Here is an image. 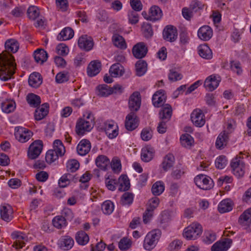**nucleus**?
<instances>
[{"mask_svg":"<svg viewBox=\"0 0 251 251\" xmlns=\"http://www.w3.org/2000/svg\"><path fill=\"white\" fill-rule=\"evenodd\" d=\"M73 179V176L70 174L63 175L58 180V184L60 187L64 188L69 185Z\"/></svg>","mask_w":251,"mask_h":251,"instance_id":"09e8293b","label":"nucleus"},{"mask_svg":"<svg viewBox=\"0 0 251 251\" xmlns=\"http://www.w3.org/2000/svg\"><path fill=\"white\" fill-rule=\"evenodd\" d=\"M59 156H60L59 154L50 150L46 153V160L47 163L51 164L57 160Z\"/></svg>","mask_w":251,"mask_h":251,"instance_id":"0e129e2a","label":"nucleus"},{"mask_svg":"<svg viewBox=\"0 0 251 251\" xmlns=\"http://www.w3.org/2000/svg\"><path fill=\"white\" fill-rule=\"evenodd\" d=\"M161 236V232L158 229L152 230L146 235L144 242V249L148 251L152 250L157 244Z\"/></svg>","mask_w":251,"mask_h":251,"instance_id":"20e7f679","label":"nucleus"},{"mask_svg":"<svg viewBox=\"0 0 251 251\" xmlns=\"http://www.w3.org/2000/svg\"><path fill=\"white\" fill-rule=\"evenodd\" d=\"M180 141L182 146L190 148L194 143V138L189 134L185 133L180 137Z\"/></svg>","mask_w":251,"mask_h":251,"instance_id":"a19ab883","label":"nucleus"},{"mask_svg":"<svg viewBox=\"0 0 251 251\" xmlns=\"http://www.w3.org/2000/svg\"><path fill=\"white\" fill-rule=\"evenodd\" d=\"M77 43L78 47L86 51L92 50L94 46L92 38L86 35L80 36L78 39Z\"/></svg>","mask_w":251,"mask_h":251,"instance_id":"4468645a","label":"nucleus"},{"mask_svg":"<svg viewBox=\"0 0 251 251\" xmlns=\"http://www.w3.org/2000/svg\"><path fill=\"white\" fill-rule=\"evenodd\" d=\"M239 224L245 229H248L251 225V208L245 210L240 216Z\"/></svg>","mask_w":251,"mask_h":251,"instance_id":"aec40b11","label":"nucleus"},{"mask_svg":"<svg viewBox=\"0 0 251 251\" xmlns=\"http://www.w3.org/2000/svg\"><path fill=\"white\" fill-rule=\"evenodd\" d=\"M172 109L169 104L163 105L159 113V117L162 120L168 121L171 117Z\"/></svg>","mask_w":251,"mask_h":251,"instance_id":"c9c22d12","label":"nucleus"},{"mask_svg":"<svg viewBox=\"0 0 251 251\" xmlns=\"http://www.w3.org/2000/svg\"><path fill=\"white\" fill-rule=\"evenodd\" d=\"M119 188L120 191H125L127 190L130 187L129 180L126 175H122L119 178L118 180Z\"/></svg>","mask_w":251,"mask_h":251,"instance_id":"e433bc0d","label":"nucleus"},{"mask_svg":"<svg viewBox=\"0 0 251 251\" xmlns=\"http://www.w3.org/2000/svg\"><path fill=\"white\" fill-rule=\"evenodd\" d=\"M136 75L141 76L144 75L147 71V64L142 60H138L135 64Z\"/></svg>","mask_w":251,"mask_h":251,"instance_id":"ea45409f","label":"nucleus"},{"mask_svg":"<svg viewBox=\"0 0 251 251\" xmlns=\"http://www.w3.org/2000/svg\"><path fill=\"white\" fill-rule=\"evenodd\" d=\"M196 185L200 189L207 190L213 186V181L208 176L205 175H198L194 178Z\"/></svg>","mask_w":251,"mask_h":251,"instance_id":"39448f33","label":"nucleus"},{"mask_svg":"<svg viewBox=\"0 0 251 251\" xmlns=\"http://www.w3.org/2000/svg\"><path fill=\"white\" fill-rule=\"evenodd\" d=\"M132 245L131 240L126 237H124L120 240L118 246L121 251H126L129 249Z\"/></svg>","mask_w":251,"mask_h":251,"instance_id":"6e6d98bb","label":"nucleus"},{"mask_svg":"<svg viewBox=\"0 0 251 251\" xmlns=\"http://www.w3.org/2000/svg\"><path fill=\"white\" fill-rule=\"evenodd\" d=\"M202 233V227L201 225L195 222L183 229L182 236L186 240H195L201 236Z\"/></svg>","mask_w":251,"mask_h":251,"instance_id":"7ed1b4c3","label":"nucleus"},{"mask_svg":"<svg viewBox=\"0 0 251 251\" xmlns=\"http://www.w3.org/2000/svg\"><path fill=\"white\" fill-rule=\"evenodd\" d=\"M182 244V241L179 239H175L169 244L168 249L170 251H177L181 248Z\"/></svg>","mask_w":251,"mask_h":251,"instance_id":"13d9d810","label":"nucleus"},{"mask_svg":"<svg viewBox=\"0 0 251 251\" xmlns=\"http://www.w3.org/2000/svg\"><path fill=\"white\" fill-rule=\"evenodd\" d=\"M105 184L106 188L111 191H114L116 189L117 181L112 176H108L105 178Z\"/></svg>","mask_w":251,"mask_h":251,"instance_id":"e2e57ef3","label":"nucleus"},{"mask_svg":"<svg viewBox=\"0 0 251 251\" xmlns=\"http://www.w3.org/2000/svg\"><path fill=\"white\" fill-rule=\"evenodd\" d=\"M101 70V63L98 60L92 61L89 64L87 73L89 76H94L98 75Z\"/></svg>","mask_w":251,"mask_h":251,"instance_id":"393cba45","label":"nucleus"},{"mask_svg":"<svg viewBox=\"0 0 251 251\" xmlns=\"http://www.w3.org/2000/svg\"><path fill=\"white\" fill-rule=\"evenodd\" d=\"M162 16V12L161 9L158 6L153 5L150 8L147 20L154 22L159 20Z\"/></svg>","mask_w":251,"mask_h":251,"instance_id":"bb28decb","label":"nucleus"},{"mask_svg":"<svg viewBox=\"0 0 251 251\" xmlns=\"http://www.w3.org/2000/svg\"><path fill=\"white\" fill-rule=\"evenodd\" d=\"M48 57V53L44 50L37 49L34 51V58L37 63L43 64L47 61Z\"/></svg>","mask_w":251,"mask_h":251,"instance_id":"f704fd0d","label":"nucleus"},{"mask_svg":"<svg viewBox=\"0 0 251 251\" xmlns=\"http://www.w3.org/2000/svg\"><path fill=\"white\" fill-rule=\"evenodd\" d=\"M11 235L14 240V245L16 249L22 248L28 241L27 236L21 231H14Z\"/></svg>","mask_w":251,"mask_h":251,"instance_id":"ddd939ff","label":"nucleus"},{"mask_svg":"<svg viewBox=\"0 0 251 251\" xmlns=\"http://www.w3.org/2000/svg\"><path fill=\"white\" fill-rule=\"evenodd\" d=\"M104 131L108 138L113 139L117 137L119 132L118 124L114 121H107L104 124Z\"/></svg>","mask_w":251,"mask_h":251,"instance_id":"9b49d317","label":"nucleus"},{"mask_svg":"<svg viewBox=\"0 0 251 251\" xmlns=\"http://www.w3.org/2000/svg\"><path fill=\"white\" fill-rule=\"evenodd\" d=\"M221 81V78L219 75H210L205 78L203 82V87L207 91H213L218 88Z\"/></svg>","mask_w":251,"mask_h":251,"instance_id":"0eeeda50","label":"nucleus"},{"mask_svg":"<svg viewBox=\"0 0 251 251\" xmlns=\"http://www.w3.org/2000/svg\"><path fill=\"white\" fill-rule=\"evenodd\" d=\"M134 199L133 194L126 192L121 197V202L124 205H129L132 203Z\"/></svg>","mask_w":251,"mask_h":251,"instance_id":"680f3d73","label":"nucleus"},{"mask_svg":"<svg viewBox=\"0 0 251 251\" xmlns=\"http://www.w3.org/2000/svg\"><path fill=\"white\" fill-rule=\"evenodd\" d=\"M49 105L45 103L37 108L35 112L34 117L35 120L39 121L44 118L48 114Z\"/></svg>","mask_w":251,"mask_h":251,"instance_id":"cd10ccee","label":"nucleus"},{"mask_svg":"<svg viewBox=\"0 0 251 251\" xmlns=\"http://www.w3.org/2000/svg\"><path fill=\"white\" fill-rule=\"evenodd\" d=\"M147 50L144 43H139L133 47L132 53L136 58H142L146 55Z\"/></svg>","mask_w":251,"mask_h":251,"instance_id":"b1692460","label":"nucleus"},{"mask_svg":"<svg viewBox=\"0 0 251 251\" xmlns=\"http://www.w3.org/2000/svg\"><path fill=\"white\" fill-rule=\"evenodd\" d=\"M75 240L79 245L84 246L88 243L89 237L88 234L85 232L79 231L76 234Z\"/></svg>","mask_w":251,"mask_h":251,"instance_id":"37998d69","label":"nucleus"},{"mask_svg":"<svg viewBox=\"0 0 251 251\" xmlns=\"http://www.w3.org/2000/svg\"><path fill=\"white\" fill-rule=\"evenodd\" d=\"M16 63L10 54H0V79L7 81L14 73Z\"/></svg>","mask_w":251,"mask_h":251,"instance_id":"f257e3e1","label":"nucleus"},{"mask_svg":"<svg viewBox=\"0 0 251 251\" xmlns=\"http://www.w3.org/2000/svg\"><path fill=\"white\" fill-rule=\"evenodd\" d=\"M42 83V78L38 73L34 72L30 74L28 78L29 85L33 88L39 87Z\"/></svg>","mask_w":251,"mask_h":251,"instance_id":"2f4dec72","label":"nucleus"},{"mask_svg":"<svg viewBox=\"0 0 251 251\" xmlns=\"http://www.w3.org/2000/svg\"><path fill=\"white\" fill-rule=\"evenodd\" d=\"M182 75L176 69H172L168 74V78L171 81L175 82L181 80Z\"/></svg>","mask_w":251,"mask_h":251,"instance_id":"8fccbe9b","label":"nucleus"},{"mask_svg":"<svg viewBox=\"0 0 251 251\" xmlns=\"http://www.w3.org/2000/svg\"><path fill=\"white\" fill-rule=\"evenodd\" d=\"M109 73L115 78L120 77L124 74L125 69L120 63H114L110 67Z\"/></svg>","mask_w":251,"mask_h":251,"instance_id":"a878e982","label":"nucleus"},{"mask_svg":"<svg viewBox=\"0 0 251 251\" xmlns=\"http://www.w3.org/2000/svg\"><path fill=\"white\" fill-rule=\"evenodd\" d=\"M128 22L131 24H136L139 21V15L137 12L131 10L128 12Z\"/></svg>","mask_w":251,"mask_h":251,"instance_id":"774afa93","label":"nucleus"},{"mask_svg":"<svg viewBox=\"0 0 251 251\" xmlns=\"http://www.w3.org/2000/svg\"><path fill=\"white\" fill-rule=\"evenodd\" d=\"M198 52L199 55L204 59H210L212 58V52L210 48L205 44L200 45L198 47Z\"/></svg>","mask_w":251,"mask_h":251,"instance_id":"c85d7f7f","label":"nucleus"},{"mask_svg":"<svg viewBox=\"0 0 251 251\" xmlns=\"http://www.w3.org/2000/svg\"><path fill=\"white\" fill-rule=\"evenodd\" d=\"M139 122L137 115L135 113L131 112L128 114L126 117L125 127L128 131H132L138 127Z\"/></svg>","mask_w":251,"mask_h":251,"instance_id":"f3484780","label":"nucleus"},{"mask_svg":"<svg viewBox=\"0 0 251 251\" xmlns=\"http://www.w3.org/2000/svg\"><path fill=\"white\" fill-rule=\"evenodd\" d=\"M52 224L57 228H62L67 225L66 219L61 216H57L53 219Z\"/></svg>","mask_w":251,"mask_h":251,"instance_id":"de8ad7c7","label":"nucleus"},{"mask_svg":"<svg viewBox=\"0 0 251 251\" xmlns=\"http://www.w3.org/2000/svg\"><path fill=\"white\" fill-rule=\"evenodd\" d=\"M233 207V203L230 199H226L222 200L218 205V210L221 213H225L231 211Z\"/></svg>","mask_w":251,"mask_h":251,"instance_id":"5701e85b","label":"nucleus"},{"mask_svg":"<svg viewBox=\"0 0 251 251\" xmlns=\"http://www.w3.org/2000/svg\"><path fill=\"white\" fill-rule=\"evenodd\" d=\"M79 167V163L74 159L69 160L66 163V168L68 171L70 172H75L77 171Z\"/></svg>","mask_w":251,"mask_h":251,"instance_id":"864d4df0","label":"nucleus"},{"mask_svg":"<svg viewBox=\"0 0 251 251\" xmlns=\"http://www.w3.org/2000/svg\"><path fill=\"white\" fill-rule=\"evenodd\" d=\"M111 166L115 173H119L121 171L122 165L121 161L117 158H114L112 159L111 162Z\"/></svg>","mask_w":251,"mask_h":251,"instance_id":"338daca9","label":"nucleus"},{"mask_svg":"<svg viewBox=\"0 0 251 251\" xmlns=\"http://www.w3.org/2000/svg\"><path fill=\"white\" fill-rule=\"evenodd\" d=\"M154 149L150 145L143 147L141 151V158L145 162H149L154 157Z\"/></svg>","mask_w":251,"mask_h":251,"instance_id":"6ab92c4d","label":"nucleus"},{"mask_svg":"<svg viewBox=\"0 0 251 251\" xmlns=\"http://www.w3.org/2000/svg\"><path fill=\"white\" fill-rule=\"evenodd\" d=\"M93 126V118L90 113L87 112L77 121L75 131L78 135H83L85 133L90 132Z\"/></svg>","mask_w":251,"mask_h":251,"instance_id":"f03ea898","label":"nucleus"},{"mask_svg":"<svg viewBox=\"0 0 251 251\" xmlns=\"http://www.w3.org/2000/svg\"><path fill=\"white\" fill-rule=\"evenodd\" d=\"M27 101L29 104L33 107H36L41 103L40 98L33 94H29L27 95Z\"/></svg>","mask_w":251,"mask_h":251,"instance_id":"5fc2aeb1","label":"nucleus"},{"mask_svg":"<svg viewBox=\"0 0 251 251\" xmlns=\"http://www.w3.org/2000/svg\"><path fill=\"white\" fill-rule=\"evenodd\" d=\"M0 103L2 112L10 113L14 111L16 108V103L14 100L8 98L7 94L4 93L0 97Z\"/></svg>","mask_w":251,"mask_h":251,"instance_id":"1a4fd4ad","label":"nucleus"},{"mask_svg":"<svg viewBox=\"0 0 251 251\" xmlns=\"http://www.w3.org/2000/svg\"><path fill=\"white\" fill-rule=\"evenodd\" d=\"M114 207V203L111 201L107 200L103 202L101 209L104 214L110 215L113 212Z\"/></svg>","mask_w":251,"mask_h":251,"instance_id":"49530a36","label":"nucleus"},{"mask_svg":"<svg viewBox=\"0 0 251 251\" xmlns=\"http://www.w3.org/2000/svg\"><path fill=\"white\" fill-rule=\"evenodd\" d=\"M216 239V235L215 232L212 231H206L205 232L203 237V242L210 244Z\"/></svg>","mask_w":251,"mask_h":251,"instance_id":"052dcab7","label":"nucleus"},{"mask_svg":"<svg viewBox=\"0 0 251 251\" xmlns=\"http://www.w3.org/2000/svg\"><path fill=\"white\" fill-rule=\"evenodd\" d=\"M140 135L142 140L148 141L152 138L153 131L150 127H146L142 130Z\"/></svg>","mask_w":251,"mask_h":251,"instance_id":"4d7b16f0","label":"nucleus"},{"mask_svg":"<svg viewBox=\"0 0 251 251\" xmlns=\"http://www.w3.org/2000/svg\"><path fill=\"white\" fill-rule=\"evenodd\" d=\"M95 163L99 168L102 170L105 171L109 167L110 160L107 156L103 155H100L96 158Z\"/></svg>","mask_w":251,"mask_h":251,"instance_id":"7c9ffc66","label":"nucleus"},{"mask_svg":"<svg viewBox=\"0 0 251 251\" xmlns=\"http://www.w3.org/2000/svg\"><path fill=\"white\" fill-rule=\"evenodd\" d=\"M57 54L62 56H66L68 54L70 50L69 47L64 43H60L56 47Z\"/></svg>","mask_w":251,"mask_h":251,"instance_id":"bf43d9fd","label":"nucleus"},{"mask_svg":"<svg viewBox=\"0 0 251 251\" xmlns=\"http://www.w3.org/2000/svg\"><path fill=\"white\" fill-rule=\"evenodd\" d=\"M190 119L193 125L197 127H202L205 123V115L200 109L196 108L192 112Z\"/></svg>","mask_w":251,"mask_h":251,"instance_id":"9d476101","label":"nucleus"},{"mask_svg":"<svg viewBox=\"0 0 251 251\" xmlns=\"http://www.w3.org/2000/svg\"><path fill=\"white\" fill-rule=\"evenodd\" d=\"M165 190V184L161 180L155 182L152 186L151 192L154 196H158L162 194Z\"/></svg>","mask_w":251,"mask_h":251,"instance_id":"4c0bfd02","label":"nucleus"},{"mask_svg":"<svg viewBox=\"0 0 251 251\" xmlns=\"http://www.w3.org/2000/svg\"><path fill=\"white\" fill-rule=\"evenodd\" d=\"M0 215L4 221H10L13 218V209L11 206L6 203L2 204L0 206Z\"/></svg>","mask_w":251,"mask_h":251,"instance_id":"a211bd4d","label":"nucleus"},{"mask_svg":"<svg viewBox=\"0 0 251 251\" xmlns=\"http://www.w3.org/2000/svg\"><path fill=\"white\" fill-rule=\"evenodd\" d=\"M51 150L59 154L60 156L64 155L66 151L65 148L62 142L59 139L54 141L53 143V149Z\"/></svg>","mask_w":251,"mask_h":251,"instance_id":"79ce46f5","label":"nucleus"},{"mask_svg":"<svg viewBox=\"0 0 251 251\" xmlns=\"http://www.w3.org/2000/svg\"><path fill=\"white\" fill-rule=\"evenodd\" d=\"M227 159L224 155H220L218 156L215 161L216 167L218 169H223L226 167L227 164Z\"/></svg>","mask_w":251,"mask_h":251,"instance_id":"3c124183","label":"nucleus"},{"mask_svg":"<svg viewBox=\"0 0 251 251\" xmlns=\"http://www.w3.org/2000/svg\"><path fill=\"white\" fill-rule=\"evenodd\" d=\"M14 130L16 139L21 143L26 142L33 135L30 130L22 126H16L15 127Z\"/></svg>","mask_w":251,"mask_h":251,"instance_id":"6e6552de","label":"nucleus"},{"mask_svg":"<svg viewBox=\"0 0 251 251\" xmlns=\"http://www.w3.org/2000/svg\"><path fill=\"white\" fill-rule=\"evenodd\" d=\"M141 97L139 92H134L129 97L128 106L131 111H137L141 106Z\"/></svg>","mask_w":251,"mask_h":251,"instance_id":"dca6fc26","label":"nucleus"},{"mask_svg":"<svg viewBox=\"0 0 251 251\" xmlns=\"http://www.w3.org/2000/svg\"><path fill=\"white\" fill-rule=\"evenodd\" d=\"M174 162V156L172 154L169 153L164 157L161 167L164 171H168L173 166Z\"/></svg>","mask_w":251,"mask_h":251,"instance_id":"72a5a7b5","label":"nucleus"},{"mask_svg":"<svg viewBox=\"0 0 251 251\" xmlns=\"http://www.w3.org/2000/svg\"><path fill=\"white\" fill-rule=\"evenodd\" d=\"M5 48L8 52L15 53L19 50V45L16 40L10 39L5 42Z\"/></svg>","mask_w":251,"mask_h":251,"instance_id":"58836bf2","label":"nucleus"},{"mask_svg":"<svg viewBox=\"0 0 251 251\" xmlns=\"http://www.w3.org/2000/svg\"><path fill=\"white\" fill-rule=\"evenodd\" d=\"M27 15L31 20H36L40 16L39 9L35 6H30L27 10Z\"/></svg>","mask_w":251,"mask_h":251,"instance_id":"a18cd8bd","label":"nucleus"},{"mask_svg":"<svg viewBox=\"0 0 251 251\" xmlns=\"http://www.w3.org/2000/svg\"><path fill=\"white\" fill-rule=\"evenodd\" d=\"M97 93L98 95L101 97H107L111 94L110 88L105 84L98 86L97 88Z\"/></svg>","mask_w":251,"mask_h":251,"instance_id":"603ef678","label":"nucleus"},{"mask_svg":"<svg viewBox=\"0 0 251 251\" xmlns=\"http://www.w3.org/2000/svg\"><path fill=\"white\" fill-rule=\"evenodd\" d=\"M228 135L226 134V131H223L217 137L216 141V147L219 150L224 149L227 145L228 140Z\"/></svg>","mask_w":251,"mask_h":251,"instance_id":"473e14b6","label":"nucleus"},{"mask_svg":"<svg viewBox=\"0 0 251 251\" xmlns=\"http://www.w3.org/2000/svg\"><path fill=\"white\" fill-rule=\"evenodd\" d=\"M232 240L224 238L215 242L211 246V251H227L232 245Z\"/></svg>","mask_w":251,"mask_h":251,"instance_id":"2eb2a0df","label":"nucleus"},{"mask_svg":"<svg viewBox=\"0 0 251 251\" xmlns=\"http://www.w3.org/2000/svg\"><path fill=\"white\" fill-rule=\"evenodd\" d=\"M112 41L114 45L117 47L121 49L126 48V44L124 38L117 33L113 35Z\"/></svg>","mask_w":251,"mask_h":251,"instance_id":"c03bdc74","label":"nucleus"},{"mask_svg":"<svg viewBox=\"0 0 251 251\" xmlns=\"http://www.w3.org/2000/svg\"><path fill=\"white\" fill-rule=\"evenodd\" d=\"M58 246L64 250H69L74 246V241L71 237L66 236L62 237L58 241Z\"/></svg>","mask_w":251,"mask_h":251,"instance_id":"c756f323","label":"nucleus"},{"mask_svg":"<svg viewBox=\"0 0 251 251\" xmlns=\"http://www.w3.org/2000/svg\"><path fill=\"white\" fill-rule=\"evenodd\" d=\"M160 203L159 199L157 197H153L150 199L147 204V208L152 210L154 211V210L158 207Z\"/></svg>","mask_w":251,"mask_h":251,"instance_id":"69168bd1","label":"nucleus"},{"mask_svg":"<svg viewBox=\"0 0 251 251\" xmlns=\"http://www.w3.org/2000/svg\"><path fill=\"white\" fill-rule=\"evenodd\" d=\"M43 149V143L41 140H36L29 146L27 151V156L31 159L37 158Z\"/></svg>","mask_w":251,"mask_h":251,"instance_id":"f8f14e48","label":"nucleus"},{"mask_svg":"<svg viewBox=\"0 0 251 251\" xmlns=\"http://www.w3.org/2000/svg\"><path fill=\"white\" fill-rule=\"evenodd\" d=\"M166 96L164 91L159 90L156 91L152 96V104L155 107H159L161 106L165 102Z\"/></svg>","mask_w":251,"mask_h":251,"instance_id":"412c9836","label":"nucleus"},{"mask_svg":"<svg viewBox=\"0 0 251 251\" xmlns=\"http://www.w3.org/2000/svg\"><path fill=\"white\" fill-rule=\"evenodd\" d=\"M91 148V145L90 141L86 139H82L77 145L76 150L79 155L84 156L90 151Z\"/></svg>","mask_w":251,"mask_h":251,"instance_id":"4be33fe9","label":"nucleus"},{"mask_svg":"<svg viewBox=\"0 0 251 251\" xmlns=\"http://www.w3.org/2000/svg\"><path fill=\"white\" fill-rule=\"evenodd\" d=\"M232 173L237 177L244 176L245 171V164L243 160L237 157L233 159L230 163Z\"/></svg>","mask_w":251,"mask_h":251,"instance_id":"423d86ee","label":"nucleus"}]
</instances>
